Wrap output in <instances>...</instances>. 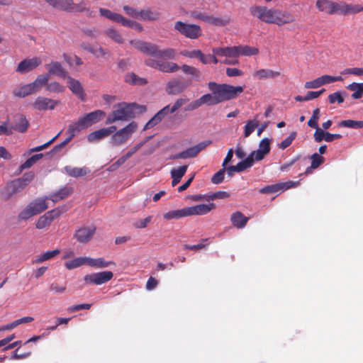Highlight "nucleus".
Segmentation results:
<instances>
[{"label":"nucleus","instance_id":"obj_1","mask_svg":"<svg viewBox=\"0 0 363 363\" xmlns=\"http://www.w3.org/2000/svg\"><path fill=\"white\" fill-rule=\"evenodd\" d=\"M208 89L216 95L218 103L236 99L244 91V86H233L228 84H218L215 82L208 83Z\"/></svg>","mask_w":363,"mask_h":363},{"label":"nucleus","instance_id":"obj_2","mask_svg":"<svg viewBox=\"0 0 363 363\" xmlns=\"http://www.w3.org/2000/svg\"><path fill=\"white\" fill-rule=\"evenodd\" d=\"M130 43L143 53L154 56L157 58L174 60L177 56V52L173 48L160 50L157 45L142 40H132L130 41Z\"/></svg>","mask_w":363,"mask_h":363},{"label":"nucleus","instance_id":"obj_3","mask_svg":"<svg viewBox=\"0 0 363 363\" xmlns=\"http://www.w3.org/2000/svg\"><path fill=\"white\" fill-rule=\"evenodd\" d=\"M179 69H182L185 74L190 75L192 79L196 82L201 81V73L199 69L195 67L188 65H183L179 67L175 62L162 61H161L159 65V71L162 72L172 73L177 72Z\"/></svg>","mask_w":363,"mask_h":363},{"label":"nucleus","instance_id":"obj_4","mask_svg":"<svg viewBox=\"0 0 363 363\" xmlns=\"http://www.w3.org/2000/svg\"><path fill=\"white\" fill-rule=\"evenodd\" d=\"M48 197L38 198L30 202L26 207L18 215L19 221L26 220L33 216L38 215L45 211L48 208Z\"/></svg>","mask_w":363,"mask_h":363},{"label":"nucleus","instance_id":"obj_5","mask_svg":"<svg viewBox=\"0 0 363 363\" xmlns=\"http://www.w3.org/2000/svg\"><path fill=\"white\" fill-rule=\"evenodd\" d=\"M53 9L67 12H83L87 11L86 4L82 1L74 4L73 0H45Z\"/></svg>","mask_w":363,"mask_h":363},{"label":"nucleus","instance_id":"obj_6","mask_svg":"<svg viewBox=\"0 0 363 363\" xmlns=\"http://www.w3.org/2000/svg\"><path fill=\"white\" fill-rule=\"evenodd\" d=\"M133 104H120L106 118V123L111 124L117 121H127L134 117Z\"/></svg>","mask_w":363,"mask_h":363},{"label":"nucleus","instance_id":"obj_7","mask_svg":"<svg viewBox=\"0 0 363 363\" xmlns=\"http://www.w3.org/2000/svg\"><path fill=\"white\" fill-rule=\"evenodd\" d=\"M174 29L190 39H197L202 35V29L199 26L186 23L180 21L174 23Z\"/></svg>","mask_w":363,"mask_h":363},{"label":"nucleus","instance_id":"obj_8","mask_svg":"<svg viewBox=\"0 0 363 363\" xmlns=\"http://www.w3.org/2000/svg\"><path fill=\"white\" fill-rule=\"evenodd\" d=\"M211 140H205L194 145L182 152L171 156L173 160H186L188 158L196 157L202 150H205L209 145L211 144Z\"/></svg>","mask_w":363,"mask_h":363},{"label":"nucleus","instance_id":"obj_9","mask_svg":"<svg viewBox=\"0 0 363 363\" xmlns=\"http://www.w3.org/2000/svg\"><path fill=\"white\" fill-rule=\"evenodd\" d=\"M137 124L131 122L125 128L116 131L112 136L111 140L114 145L119 146L125 143L131 136L132 133L135 131Z\"/></svg>","mask_w":363,"mask_h":363},{"label":"nucleus","instance_id":"obj_10","mask_svg":"<svg viewBox=\"0 0 363 363\" xmlns=\"http://www.w3.org/2000/svg\"><path fill=\"white\" fill-rule=\"evenodd\" d=\"M275 9H269L263 6H254L250 8V12L254 17L269 24H272Z\"/></svg>","mask_w":363,"mask_h":363},{"label":"nucleus","instance_id":"obj_11","mask_svg":"<svg viewBox=\"0 0 363 363\" xmlns=\"http://www.w3.org/2000/svg\"><path fill=\"white\" fill-rule=\"evenodd\" d=\"M64 210L62 208H56L51 211L46 212L44 215L41 216L35 223V228L37 229H44L50 225L52 222L62 214Z\"/></svg>","mask_w":363,"mask_h":363},{"label":"nucleus","instance_id":"obj_12","mask_svg":"<svg viewBox=\"0 0 363 363\" xmlns=\"http://www.w3.org/2000/svg\"><path fill=\"white\" fill-rule=\"evenodd\" d=\"M193 79L181 81L179 79H174L167 82L166 86V92L169 95H177L184 91L189 86L191 85Z\"/></svg>","mask_w":363,"mask_h":363},{"label":"nucleus","instance_id":"obj_13","mask_svg":"<svg viewBox=\"0 0 363 363\" xmlns=\"http://www.w3.org/2000/svg\"><path fill=\"white\" fill-rule=\"evenodd\" d=\"M113 277L111 271H104L97 273L86 274L84 277L85 282L89 284L101 285L110 281Z\"/></svg>","mask_w":363,"mask_h":363},{"label":"nucleus","instance_id":"obj_14","mask_svg":"<svg viewBox=\"0 0 363 363\" xmlns=\"http://www.w3.org/2000/svg\"><path fill=\"white\" fill-rule=\"evenodd\" d=\"M191 16L195 19L202 21L206 23L213 26H225L227 23L225 20L220 17H216L204 12L195 11L191 12Z\"/></svg>","mask_w":363,"mask_h":363},{"label":"nucleus","instance_id":"obj_15","mask_svg":"<svg viewBox=\"0 0 363 363\" xmlns=\"http://www.w3.org/2000/svg\"><path fill=\"white\" fill-rule=\"evenodd\" d=\"M96 230L94 225L82 226L76 230L74 238L81 243H86L91 240Z\"/></svg>","mask_w":363,"mask_h":363},{"label":"nucleus","instance_id":"obj_16","mask_svg":"<svg viewBox=\"0 0 363 363\" xmlns=\"http://www.w3.org/2000/svg\"><path fill=\"white\" fill-rule=\"evenodd\" d=\"M59 104V101L38 96L33 102V106L38 111L53 110Z\"/></svg>","mask_w":363,"mask_h":363},{"label":"nucleus","instance_id":"obj_17","mask_svg":"<svg viewBox=\"0 0 363 363\" xmlns=\"http://www.w3.org/2000/svg\"><path fill=\"white\" fill-rule=\"evenodd\" d=\"M106 116V113L101 110H96L79 118L86 128L101 121Z\"/></svg>","mask_w":363,"mask_h":363},{"label":"nucleus","instance_id":"obj_18","mask_svg":"<svg viewBox=\"0 0 363 363\" xmlns=\"http://www.w3.org/2000/svg\"><path fill=\"white\" fill-rule=\"evenodd\" d=\"M294 21L295 18L290 12L275 9L272 24H277L280 26L294 23Z\"/></svg>","mask_w":363,"mask_h":363},{"label":"nucleus","instance_id":"obj_19","mask_svg":"<svg viewBox=\"0 0 363 363\" xmlns=\"http://www.w3.org/2000/svg\"><path fill=\"white\" fill-rule=\"evenodd\" d=\"M42 61L39 57L26 59L21 61L16 69V72L23 74L32 71L41 64Z\"/></svg>","mask_w":363,"mask_h":363},{"label":"nucleus","instance_id":"obj_20","mask_svg":"<svg viewBox=\"0 0 363 363\" xmlns=\"http://www.w3.org/2000/svg\"><path fill=\"white\" fill-rule=\"evenodd\" d=\"M216 208V205L213 203L209 204H199L194 206L186 207L187 216H201L207 214L212 209Z\"/></svg>","mask_w":363,"mask_h":363},{"label":"nucleus","instance_id":"obj_21","mask_svg":"<svg viewBox=\"0 0 363 363\" xmlns=\"http://www.w3.org/2000/svg\"><path fill=\"white\" fill-rule=\"evenodd\" d=\"M48 75H57L59 77L67 79L68 72L62 66L61 63L57 61H52L50 64L45 65Z\"/></svg>","mask_w":363,"mask_h":363},{"label":"nucleus","instance_id":"obj_22","mask_svg":"<svg viewBox=\"0 0 363 363\" xmlns=\"http://www.w3.org/2000/svg\"><path fill=\"white\" fill-rule=\"evenodd\" d=\"M170 106L167 105L160 110L145 125L143 130H147L153 128L158 124L169 113H170Z\"/></svg>","mask_w":363,"mask_h":363},{"label":"nucleus","instance_id":"obj_23","mask_svg":"<svg viewBox=\"0 0 363 363\" xmlns=\"http://www.w3.org/2000/svg\"><path fill=\"white\" fill-rule=\"evenodd\" d=\"M67 83L68 88L70 89V91L76 95L77 97H79L81 100H84V89L77 79H75L72 78V77L69 76L67 79Z\"/></svg>","mask_w":363,"mask_h":363},{"label":"nucleus","instance_id":"obj_24","mask_svg":"<svg viewBox=\"0 0 363 363\" xmlns=\"http://www.w3.org/2000/svg\"><path fill=\"white\" fill-rule=\"evenodd\" d=\"M213 54L218 57H238V52L237 46L214 48L212 49Z\"/></svg>","mask_w":363,"mask_h":363},{"label":"nucleus","instance_id":"obj_25","mask_svg":"<svg viewBox=\"0 0 363 363\" xmlns=\"http://www.w3.org/2000/svg\"><path fill=\"white\" fill-rule=\"evenodd\" d=\"M253 165V160L251 157H247L245 160L242 162H238L236 165L229 166L226 168L228 174L230 177L233 176V173H231V170H235L236 172H240L245 170L247 168L251 167Z\"/></svg>","mask_w":363,"mask_h":363},{"label":"nucleus","instance_id":"obj_26","mask_svg":"<svg viewBox=\"0 0 363 363\" xmlns=\"http://www.w3.org/2000/svg\"><path fill=\"white\" fill-rule=\"evenodd\" d=\"M281 75L278 71H274L270 69H260L254 72L253 77L259 80H264L268 79H274Z\"/></svg>","mask_w":363,"mask_h":363},{"label":"nucleus","instance_id":"obj_27","mask_svg":"<svg viewBox=\"0 0 363 363\" xmlns=\"http://www.w3.org/2000/svg\"><path fill=\"white\" fill-rule=\"evenodd\" d=\"M249 218L244 216V214L240 211H236L231 215L230 221L233 226L238 228H242L246 225Z\"/></svg>","mask_w":363,"mask_h":363},{"label":"nucleus","instance_id":"obj_28","mask_svg":"<svg viewBox=\"0 0 363 363\" xmlns=\"http://www.w3.org/2000/svg\"><path fill=\"white\" fill-rule=\"evenodd\" d=\"M86 265L96 267V268H105L110 265H116V263L112 261H106L103 257L96 259L86 257Z\"/></svg>","mask_w":363,"mask_h":363},{"label":"nucleus","instance_id":"obj_29","mask_svg":"<svg viewBox=\"0 0 363 363\" xmlns=\"http://www.w3.org/2000/svg\"><path fill=\"white\" fill-rule=\"evenodd\" d=\"M187 168H188L187 165H183V166L179 167L177 169H172L171 170V177L172 179V186H176L177 184H179L180 182L181 179L185 174V173L187 170Z\"/></svg>","mask_w":363,"mask_h":363},{"label":"nucleus","instance_id":"obj_30","mask_svg":"<svg viewBox=\"0 0 363 363\" xmlns=\"http://www.w3.org/2000/svg\"><path fill=\"white\" fill-rule=\"evenodd\" d=\"M65 172L70 177H80L86 175L89 170L84 167H74L72 166H66L65 167Z\"/></svg>","mask_w":363,"mask_h":363},{"label":"nucleus","instance_id":"obj_31","mask_svg":"<svg viewBox=\"0 0 363 363\" xmlns=\"http://www.w3.org/2000/svg\"><path fill=\"white\" fill-rule=\"evenodd\" d=\"M13 95L19 98H23L28 95L35 93L31 83L25 84L22 86L16 88L13 91Z\"/></svg>","mask_w":363,"mask_h":363},{"label":"nucleus","instance_id":"obj_32","mask_svg":"<svg viewBox=\"0 0 363 363\" xmlns=\"http://www.w3.org/2000/svg\"><path fill=\"white\" fill-rule=\"evenodd\" d=\"M84 129H86V128L79 118L77 121L71 123L68 126L67 133L69 134V136L67 138H70L72 140L77 134Z\"/></svg>","mask_w":363,"mask_h":363},{"label":"nucleus","instance_id":"obj_33","mask_svg":"<svg viewBox=\"0 0 363 363\" xmlns=\"http://www.w3.org/2000/svg\"><path fill=\"white\" fill-rule=\"evenodd\" d=\"M29 123L26 116L23 115H19L17 117V120L14 126L11 127L13 130H17L20 133H25L27 131Z\"/></svg>","mask_w":363,"mask_h":363},{"label":"nucleus","instance_id":"obj_34","mask_svg":"<svg viewBox=\"0 0 363 363\" xmlns=\"http://www.w3.org/2000/svg\"><path fill=\"white\" fill-rule=\"evenodd\" d=\"M72 193V189L71 188L64 187L60 189L55 193L50 194V199L53 202H57L60 200H62L67 198Z\"/></svg>","mask_w":363,"mask_h":363},{"label":"nucleus","instance_id":"obj_35","mask_svg":"<svg viewBox=\"0 0 363 363\" xmlns=\"http://www.w3.org/2000/svg\"><path fill=\"white\" fill-rule=\"evenodd\" d=\"M20 191L16 186V185L13 183V182H9L2 190L1 196L3 199L6 201L9 200L13 195L19 193Z\"/></svg>","mask_w":363,"mask_h":363},{"label":"nucleus","instance_id":"obj_36","mask_svg":"<svg viewBox=\"0 0 363 363\" xmlns=\"http://www.w3.org/2000/svg\"><path fill=\"white\" fill-rule=\"evenodd\" d=\"M125 82L132 85H144L147 83L146 79L138 77L134 72L126 74Z\"/></svg>","mask_w":363,"mask_h":363},{"label":"nucleus","instance_id":"obj_37","mask_svg":"<svg viewBox=\"0 0 363 363\" xmlns=\"http://www.w3.org/2000/svg\"><path fill=\"white\" fill-rule=\"evenodd\" d=\"M198 101L201 106L203 104L213 106L219 104L216 95L212 92L211 94H203L199 99H198Z\"/></svg>","mask_w":363,"mask_h":363},{"label":"nucleus","instance_id":"obj_38","mask_svg":"<svg viewBox=\"0 0 363 363\" xmlns=\"http://www.w3.org/2000/svg\"><path fill=\"white\" fill-rule=\"evenodd\" d=\"M347 89L354 91L351 95L352 99H360L363 95V82L356 83L353 82L347 86Z\"/></svg>","mask_w":363,"mask_h":363},{"label":"nucleus","instance_id":"obj_39","mask_svg":"<svg viewBox=\"0 0 363 363\" xmlns=\"http://www.w3.org/2000/svg\"><path fill=\"white\" fill-rule=\"evenodd\" d=\"M238 57L242 56H252L259 53V49L255 47H250L248 45H238Z\"/></svg>","mask_w":363,"mask_h":363},{"label":"nucleus","instance_id":"obj_40","mask_svg":"<svg viewBox=\"0 0 363 363\" xmlns=\"http://www.w3.org/2000/svg\"><path fill=\"white\" fill-rule=\"evenodd\" d=\"M186 208L179 210L170 211L163 215L164 219H179L181 218L187 217Z\"/></svg>","mask_w":363,"mask_h":363},{"label":"nucleus","instance_id":"obj_41","mask_svg":"<svg viewBox=\"0 0 363 363\" xmlns=\"http://www.w3.org/2000/svg\"><path fill=\"white\" fill-rule=\"evenodd\" d=\"M316 6L319 11L332 15L333 1L330 0H317Z\"/></svg>","mask_w":363,"mask_h":363},{"label":"nucleus","instance_id":"obj_42","mask_svg":"<svg viewBox=\"0 0 363 363\" xmlns=\"http://www.w3.org/2000/svg\"><path fill=\"white\" fill-rule=\"evenodd\" d=\"M160 13L150 9L140 11V17L144 21H156L160 18Z\"/></svg>","mask_w":363,"mask_h":363},{"label":"nucleus","instance_id":"obj_43","mask_svg":"<svg viewBox=\"0 0 363 363\" xmlns=\"http://www.w3.org/2000/svg\"><path fill=\"white\" fill-rule=\"evenodd\" d=\"M84 264H86V257H76L70 261L66 262L65 266L67 269H73Z\"/></svg>","mask_w":363,"mask_h":363},{"label":"nucleus","instance_id":"obj_44","mask_svg":"<svg viewBox=\"0 0 363 363\" xmlns=\"http://www.w3.org/2000/svg\"><path fill=\"white\" fill-rule=\"evenodd\" d=\"M50 79V77L48 74H41L38 76L34 82L31 83L33 87L34 88L35 92L43 86H47L48 81Z\"/></svg>","mask_w":363,"mask_h":363},{"label":"nucleus","instance_id":"obj_45","mask_svg":"<svg viewBox=\"0 0 363 363\" xmlns=\"http://www.w3.org/2000/svg\"><path fill=\"white\" fill-rule=\"evenodd\" d=\"M43 157L42 153L36 154L28 158L24 163L20 165L19 172H21L26 169L30 168L34 164H35L40 159Z\"/></svg>","mask_w":363,"mask_h":363},{"label":"nucleus","instance_id":"obj_46","mask_svg":"<svg viewBox=\"0 0 363 363\" xmlns=\"http://www.w3.org/2000/svg\"><path fill=\"white\" fill-rule=\"evenodd\" d=\"M279 191H283L281 184L277 183L272 185H267L259 190L260 194H272Z\"/></svg>","mask_w":363,"mask_h":363},{"label":"nucleus","instance_id":"obj_47","mask_svg":"<svg viewBox=\"0 0 363 363\" xmlns=\"http://www.w3.org/2000/svg\"><path fill=\"white\" fill-rule=\"evenodd\" d=\"M340 127L359 129L363 128V121L344 120L340 122Z\"/></svg>","mask_w":363,"mask_h":363},{"label":"nucleus","instance_id":"obj_48","mask_svg":"<svg viewBox=\"0 0 363 363\" xmlns=\"http://www.w3.org/2000/svg\"><path fill=\"white\" fill-rule=\"evenodd\" d=\"M106 137L107 136L106 135L105 130L104 128H101L89 133L87 135V140L89 143H94L96 141L101 140Z\"/></svg>","mask_w":363,"mask_h":363},{"label":"nucleus","instance_id":"obj_49","mask_svg":"<svg viewBox=\"0 0 363 363\" xmlns=\"http://www.w3.org/2000/svg\"><path fill=\"white\" fill-rule=\"evenodd\" d=\"M363 12V6L359 4H347L345 2V16L354 15Z\"/></svg>","mask_w":363,"mask_h":363},{"label":"nucleus","instance_id":"obj_50","mask_svg":"<svg viewBox=\"0 0 363 363\" xmlns=\"http://www.w3.org/2000/svg\"><path fill=\"white\" fill-rule=\"evenodd\" d=\"M105 34L114 42L122 44L123 38L122 35L114 28H110L104 31Z\"/></svg>","mask_w":363,"mask_h":363},{"label":"nucleus","instance_id":"obj_51","mask_svg":"<svg viewBox=\"0 0 363 363\" xmlns=\"http://www.w3.org/2000/svg\"><path fill=\"white\" fill-rule=\"evenodd\" d=\"M46 91L52 93H62L65 90V87L57 82H52L50 83H48L46 87Z\"/></svg>","mask_w":363,"mask_h":363},{"label":"nucleus","instance_id":"obj_52","mask_svg":"<svg viewBox=\"0 0 363 363\" xmlns=\"http://www.w3.org/2000/svg\"><path fill=\"white\" fill-rule=\"evenodd\" d=\"M258 125V121L255 119L247 121L246 125H245L244 137H249L252 134V133H253L255 128H257Z\"/></svg>","mask_w":363,"mask_h":363},{"label":"nucleus","instance_id":"obj_53","mask_svg":"<svg viewBox=\"0 0 363 363\" xmlns=\"http://www.w3.org/2000/svg\"><path fill=\"white\" fill-rule=\"evenodd\" d=\"M60 252L59 250L47 251L38 257V258L36 259V262H38V263L43 262L44 261L48 260V259L54 257L55 256L57 255L58 254H60Z\"/></svg>","mask_w":363,"mask_h":363},{"label":"nucleus","instance_id":"obj_54","mask_svg":"<svg viewBox=\"0 0 363 363\" xmlns=\"http://www.w3.org/2000/svg\"><path fill=\"white\" fill-rule=\"evenodd\" d=\"M320 110L318 108H315L313 111L312 116L308 121V125L311 128L318 127V121L319 120Z\"/></svg>","mask_w":363,"mask_h":363},{"label":"nucleus","instance_id":"obj_55","mask_svg":"<svg viewBox=\"0 0 363 363\" xmlns=\"http://www.w3.org/2000/svg\"><path fill=\"white\" fill-rule=\"evenodd\" d=\"M310 159L311 160V168H318L324 162V157L318 155V153L313 154Z\"/></svg>","mask_w":363,"mask_h":363},{"label":"nucleus","instance_id":"obj_56","mask_svg":"<svg viewBox=\"0 0 363 363\" xmlns=\"http://www.w3.org/2000/svg\"><path fill=\"white\" fill-rule=\"evenodd\" d=\"M296 132L291 133L286 139H284L282 142L278 144L279 147L281 150L286 149V147L291 145V144L292 143L293 140L296 138Z\"/></svg>","mask_w":363,"mask_h":363},{"label":"nucleus","instance_id":"obj_57","mask_svg":"<svg viewBox=\"0 0 363 363\" xmlns=\"http://www.w3.org/2000/svg\"><path fill=\"white\" fill-rule=\"evenodd\" d=\"M345 1H340V3L333 1L332 14L338 13L345 16Z\"/></svg>","mask_w":363,"mask_h":363},{"label":"nucleus","instance_id":"obj_58","mask_svg":"<svg viewBox=\"0 0 363 363\" xmlns=\"http://www.w3.org/2000/svg\"><path fill=\"white\" fill-rule=\"evenodd\" d=\"M319 78L321 82L322 86L324 84H330V83H333L335 82H339V81L343 80V79L340 76L333 77V76L327 75V74L323 75V76L320 77Z\"/></svg>","mask_w":363,"mask_h":363},{"label":"nucleus","instance_id":"obj_59","mask_svg":"<svg viewBox=\"0 0 363 363\" xmlns=\"http://www.w3.org/2000/svg\"><path fill=\"white\" fill-rule=\"evenodd\" d=\"M217 57L218 56L213 53V55H205L202 53L200 61L204 65L209 64L211 62H213V64H217L219 62Z\"/></svg>","mask_w":363,"mask_h":363},{"label":"nucleus","instance_id":"obj_60","mask_svg":"<svg viewBox=\"0 0 363 363\" xmlns=\"http://www.w3.org/2000/svg\"><path fill=\"white\" fill-rule=\"evenodd\" d=\"M89 52L96 55V57H104L106 52L105 50L101 46H89L86 48Z\"/></svg>","mask_w":363,"mask_h":363},{"label":"nucleus","instance_id":"obj_61","mask_svg":"<svg viewBox=\"0 0 363 363\" xmlns=\"http://www.w3.org/2000/svg\"><path fill=\"white\" fill-rule=\"evenodd\" d=\"M225 167L218 171L211 178V182L213 184H220L223 179L225 176Z\"/></svg>","mask_w":363,"mask_h":363},{"label":"nucleus","instance_id":"obj_62","mask_svg":"<svg viewBox=\"0 0 363 363\" xmlns=\"http://www.w3.org/2000/svg\"><path fill=\"white\" fill-rule=\"evenodd\" d=\"M201 54H202V52L200 50H191V51L183 50L181 52V55L184 57H189V58L196 57L199 60H201Z\"/></svg>","mask_w":363,"mask_h":363},{"label":"nucleus","instance_id":"obj_63","mask_svg":"<svg viewBox=\"0 0 363 363\" xmlns=\"http://www.w3.org/2000/svg\"><path fill=\"white\" fill-rule=\"evenodd\" d=\"M259 150L262 151L264 153L267 155L270 152V140L269 139L265 138H263L259 144Z\"/></svg>","mask_w":363,"mask_h":363},{"label":"nucleus","instance_id":"obj_64","mask_svg":"<svg viewBox=\"0 0 363 363\" xmlns=\"http://www.w3.org/2000/svg\"><path fill=\"white\" fill-rule=\"evenodd\" d=\"M328 101L330 104H335V102L341 104L344 101V98L340 91H337L328 96Z\"/></svg>","mask_w":363,"mask_h":363}]
</instances>
